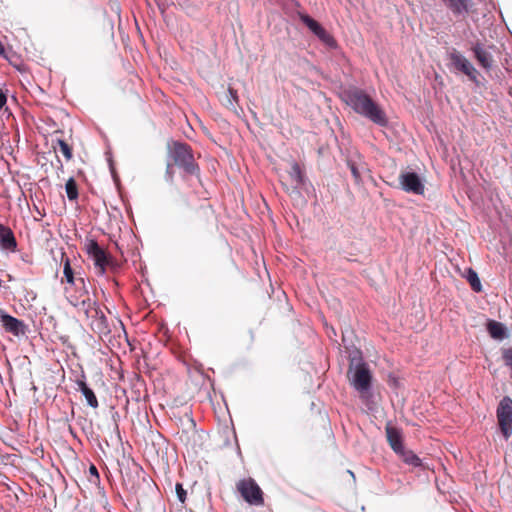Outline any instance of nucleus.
Wrapping results in <instances>:
<instances>
[{"instance_id":"nucleus-12","label":"nucleus","mask_w":512,"mask_h":512,"mask_svg":"<svg viewBox=\"0 0 512 512\" xmlns=\"http://www.w3.org/2000/svg\"><path fill=\"white\" fill-rule=\"evenodd\" d=\"M64 291L66 298L71 305L76 304L75 300L81 301L91 295L83 277H79V283L77 286L65 287Z\"/></svg>"},{"instance_id":"nucleus-33","label":"nucleus","mask_w":512,"mask_h":512,"mask_svg":"<svg viewBox=\"0 0 512 512\" xmlns=\"http://www.w3.org/2000/svg\"><path fill=\"white\" fill-rule=\"evenodd\" d=\"M0 56L6 57V55H5V47H4V45L2 44L1 41H0Z\"/></svg>"},{"instance_id":"nucleus-15","label":"nucleus","mask_w":512,"mask_h":512,"mask_svg":"<svg viewBox=\"0 0 512 512\" xmlns=\"http://www.w3.org/2000/svg\"><path fill=\"white\" fill-rule=\"evenodd\" d=\"M386 437L389 445L393 449V451L397 454L399 451H402L404 448L402 434L399 429L396 427L387 425L385 428Z\"/></svg>"},{"instance_id":"nucleus-19","label":"nucleus","mask_w":512,"mask_h":512,"mask_svg":"<svg viewBox=\"0 0 512 512\" xmlns=\"http://www.w3.org/2000/svg\"><path fill=\"white\" fill-rule=\"evenodd\" d=\"M62 262H63V274L64 278L61 280V282L65 281L71 286H77L79 283V277H76V273L71 267L70 259L65 255V253L62 254Z\"/></svg>"},{"instance_id":"nucleus-28","label":"nucleus","mask_w":512,"mask_h":512,"mask_svg":"<svg viewBox=\"0 0 512 512\" xmlns=\"http://www.w3.org/2000/svg\"><path fill=\"white\" fill-rule=\"evenodd\" d=\"M176 494L181 503H184L186 500V490L183 488L181 483H177L175 486Z\"/></svg>"},{"instance_id":"nucleus-9","label":"nucleus","mask_w":512,"mask_h":512,"mask_svg":"<svg viewBox=\"0 0 512 512\" xmlns=\"http://www.w3.org/2000/svg\"><path fill=\"white\" fill-rule=\"evenodd\" d=\"M399 184L400 188L407 193L423 195L425 192V186L420 176L415 172H401L399 175Z\"/></svg>"},{"instance_id":"nucleus-31","label":"nucleus","mask_w":512,"mask_h":512,"mask_svg":"<svg viewBox=\"0 0 512 512\" xmlns=\"http://www.w3.org/2000/svg\"><path fill=\"white\" fill-rule=\"evenodd\" d=\"M6 102H7V97L3 93V91L0 89V109H2L5 106Z\"/></svg>"},{"instance_id":"nucleus-21","label":"nucleus","mask_w":512,"mask_h":512,"mask_svg":"<svg viewBox=\"0 0 512 512\" xmlns=\"http://www.w3.org/2000/svg\"><path fill=\"white\" fill-rule=\"evenodd\" d=\"M487 330L490 336L497 340H501L506 336V328L504 325L495 320H489L487 323Z\"/></svg>"},{"instance_id":"nucleus-17","label":"nucleus","mask_w":512,"mask_h":512,"mask_svg":"<svg viewBox=\"0 0 512 512\" xmlns=\"http://www.w3.org/2000/svg\"><path fill=\"white\" fill-rule=\"evenodd\" d=\"M76 384L78 386V389L84 395V397L87 401V404L92 408H97L99 406L97 397H96L95 393L93 392V390L88 387V385L85 381V376L82 375V379H77Z\"/></svg>"},{"instance_id":"nucleus-27","label":"nucleus","mask_w":512,"mask_h":512,"mask_svg":"<svg viewBox=\"0 0 512 512\" xmlns=\"http://www.w3.org/2000/svg\"><path fill=\"white\" fill-rule=\"evenodd\" d=\"M347 165L351 171V174L355 180V183L356 184H361L362 183V178H361V174H360V171H359V168L358 166L356 165L355 162L351 161V160H348L347 161Z\"/></svg>"},{"instance_id":"nucleus-8","label":"nucleus","mask_w":512,"mask_h":512,"mask_svg":"<svg viewBox=\"0 0 512 512\" xmlns=\"http://www.w3.org/2000/svg\"><path fill=\"white\" fill-rule=\"evenodd\" d=\"M299 18L326 46L331 48L336 47L337 43L334 37L329 32H327L326 29L323 28L321 24L318 23L315 19L303 13L299 14Z\"/></svg>"},{"instance_id":"nucleus-32","label":"nucleus","mask_w":512,"mask_h":512,"mask_svg":"<svg viewBox=\"0 0 512 512\" xmlns=\"http://www.w3.org/2000/svg\"><path fill=\"white\" fill-rule=\"evenodd\" d=\"M0 56L6 57V55H5V47H4V45L2 44L1 41H0Z\"/></svg>"},{"instance_id":"nucleus-16","label":"nucleus","mask_w":512,"mask_h":512,"mask_svg":"<svg viewBox=\"0 0 512 512\" xmlns=\"http://www.w3.org/2000/svg\"><path fill=\"white\" fill-rule=\"evenodd\" d=\"M220 101L224 107L230 111L235 112L239 106L238 92L232 87H228L227 90L221 95Z\"/></svg>"},{"instance_id":"nucleus-34","label":"nucleus","mask_w":512,"mask_h":512,"mask_svg":"<svg viewBox=\"0 0 512 512\" xmlns=\"http://www.w3.org/2000/svg\"><path fill=\"white\" fill-rule=\"evenodd\" d=\"M8 279H9V281H11L13 278L11 275H8Z\"/></svg>"},{"instance_id":"nucleus-23","label":"nucleus","mask_w":512,"mask_h":512,"mask_svg":"<svg viewBox=\"0 0 512 512\" xmlns=\"http://www.w3.org/2000/svg\"><path fill=\"white\" fill-rule=\"evenodd\" d=\"M464 277L469 282L473 291H475V292L482 291V285H481L480 279H479L476 271H474L472 268H469L466 270Z\"/></svg>"},{"instance_id":"nucleus-22","label":"nucleus","mask_w":512,"mask_h":512,"mask_svg":"<svg viewBox=\"0 0 512 512\" xmlns=\"http://www.w3.org/2000/svg\"><path fill=\"white\" fill-rule=\"evenodd\" d=\"M403 462H405L408 465L419 467L422 464L421 459L411 450H406L405 447L402 449V451H399L397 453Z\"/></svg>"},{"instance_id":"nucleus-14","label":"nucleus","mask_w":512,"mask_h":512,"mask_svg":"<svg viewBox=\"0 0 512 512\" xmlns=\"http://www.w3.org/2000/svg\"><path fill=\"white\" fill-rule=\"evenodd\" d=\"M475 59L485 70H490L493 66V57L480 43H476L471 48Z\"/></svg>"},{"instance_id":"nucleus-30","label":"nucleus","mask_w":512,"mask_h":512,"mask_svg":"<svg viewBox=\"0 0 512 512\" xmlns=\"http://www.w3.org/2000/svg\"><path fill=\"white\" fill-rule=\"evenodd\" d=\"M173 165L174 164H172V162H168L167 166H166V176H167L168 180H170V181L173 180V175H174V172H173V169H172Z\"/></svg>"},{"instance_id":"nucleus-18","label":"nucleus","mask_w":512,"mask_h":512,"mask_svg":"<svg viewBox=\"0 0 512 512\" xmlns=\"http://www.w3.org/2000/svg\"><path fill=\"white\" fill-rule=\"evenodd\" d=\"M454 15L468 13L471 0H441Z\"/></svg>"},{"instance_id":"nucleus-24","label":"nucleus","mask_w":512,"mask_h":512,"mask_svg":"<svg viewBox=\"0 0 512 512\" xmlns=\"http://www.w3.org/2000/svg\"><path fill=\"white\" fill-rule=\"evenodd\" d=\"M289 176L296 186H299L304 182L303 171L297 162L292 163L291 169L289 171Z\"/></svg>"},{"instance_id":"nucleus-7","label":"nucleus","mask_w":512,"mask_h":512,"mask_svg":"<svg viewBox=\"0 0 512 512\" xmlns=\"http://www.w3.org/2000/svg\"><path fill=\"white\" fill-rule=\"evenodd\" d=\"M86 250L88 255L92 258L95 267L98 269L100 274H104L106 268L111 265L112 258L106 253V251L100 247L97 241L89 240L86 244Z\"/></svg>"},{"instance_id":"nucleus-11","label":"nucleus","mask_w":512,"mask_h":512,"mask_svg":"<svg viewBox=\"0 0 512 512\" xmlns=\"http://www.w3.org/2000/svg\"><path fill=\"white\" fill-rule=\"evenodd\" d=\"M0 321L4 330L14 336L18 337L26 333V324L22 320L7 314L3 309H0Z\"/></svg>"},{"instance_id":"nucleus-29","label":"nucleus","mask_w":512,"mask_h":512,"mask_svg":"<svg viewBox=\"0 0 512 512\" xmlns=\"http://www.w3.org/2000/svg\"><path fill=\"white\" fill-rule=\"evenodd\" d=\"M89 481L91 483H97L99 481V473L95 465L89 467Z\"/></svg>"},{"instance_id":"nucleus-4","label":"nucleus","mask_w":512,"mask_h":512,"mask_svg":"<svg viewBox=\"0 0 512 512\" xmlns=\"http://www.w3.org/2000/svg\"><path fill=\"white\" fill-rule=\"evenodd\" d=\"M236 488L247 503L256 506L264 504L263 492L254 479H241L237 482Z\"/></svg>"},{"instance_id":"nucleus-35","label":"nucleus","mask_w":512,"mask_h":512,"mask_svg":"<svg viewBox=\"0 0 512 512\" xmlns=\"http://www.w3.org/2000/svg\"><path fill=\"white\" fill-rule=\"evenodd\" d=\"M2 287V280L0 279V288Z\"/></svg>"},{"instance_id":"nucleus-1","label":"nucleus","mask_w":512,"mask_h":512,"mask_svg":"<svg viewBox=\"0 0 512 512\" xmlns=\"http://www.w3.org/2000/svg\"><path fill=\"white\" fill-rule=\"evenodd\" d=\"M345 102L355 113L365 117L374 124L385 127L388 118L385 111L364 91L358 88L345 93Z\"/></svg>"},{"instance_id":"nucleus-10","label":"nucleus","mask_w":512,"mask_h":512,"mask_svg":"<svg viewBox=\"0 0 512 512\" xmlns=\"http://www.w3.org/2000/svg\"><path fill=\"white\" fill-rule=\"evenodd\" d=\"M89 321L90 328L99 335H107L110 333L108 320L100 309L99 305L94 308L89 314L85 315Z\"/></svg>"},{"instance_id":"nucleus-6","label":"nucleus","mask_w":512,"mask_h":512,"mask_svg":"<svg viewBox=\"0 0 512 512\" xmlns=\"http://www.w3.org/2000/svg\"><path fill=\"white\" fill-rule=\"evenodd\" d=\"M448 59L457 71L465 74L471 81L478 83V71L462 53L453 48L448 53Z\"/></svg>"},{"instance_id":"nucleus-5","label":"nucleus","mask_w":512,"mask_h":512,"mask_svg":"<svg viewBox=\"0 0 512 512\" xmlns=\"http://www.w3.org/2000/svg\"><path fill=\"white\" fill-rule=\"evenodd\" d=\"M496 415L500 431L507 440L512 435V399L509 396L499 402Z\"/></svg>"},{"instance_id":"nucleus-25","label":"nucleus","mask_w":512,"mask_h":512,"mask_svg":"<svg viewBox=\"0 0 512 512\" xmlns=\"http://www.w3.org/2000/svg\"><path fill=\"white\" fill-rule=\"evenodd\" d=\"M53 148H54V150H56L58 148L67 161H70L72 159L73 149L63 139H57L56 145H53Z\"/></svg>"},{"instance_id":"nucleus-3","label":"nucleus","mask_w":512,"mask_h":512,"mask_svg":"<svg viewBox=\"0 0 512 512\" xmlns=\"http://www.w3.org/2000/svg\"><path fill=\"white\" fill-rule=\"evenodd\" d=\"M168 156L172 164L183 169L185 173L190 175L199 173V166L195 162L192 148L187 143L174 141L169 144Z\"/></svg>"},{"instance_id":"nucleus-13","label":"nucleus","mask_w":512,"mask_h":512,"mask_svg":"<svg viewBox=\"0 0 512 512\" xmlns=\"http://www.w3.org/2000/svg\"><path fill=\"white\" fill-rule=\"evenodd\" d=\"M0 248L10 253L17 251V241L13 231L3 224H0Z\"/></svg>"},{"instance_id":"nucleus-2","label":"nucleus","mask_w":512,"mask_h":512,"mask_svg":"<svg viewBox=\"0 0 512 512\" xmlns=\"http://www.w3.org/2000/svg\"><path fill=\"white\" fill-rule=\"evenodd\" d=\"M347 378L350 385L358 392L362 402L369 407L372 398V373L361 357L357 361L355 357L350 360Z\"/></svg>"},{"instance_id":"nucleus-20","label":"nucleus","mask_w":512,"mask_h":512,"mask_svg":"<svg viewBox=\"0 0 512 512\" xmlns=\"http://www.w3.org/2000/svg\"><path fill=\"white\" fill-rule=\"evenodd\" d=\"M76 301V304L73 306L79 311L83 312L84 315L89 314L90 311H92L94 308H96L98 304V300L95 295H90L86 297L84 300Z\"/></svg>"},{"instance_id":"nucleus-26","label":"nucleus","mask_w":512,"mask_h":512,"mask_svg":"<svg viewBox=\"0 0 512 512\" xmlns=\"http://www.w3.org/2000/svg\"><path fill=\"white\" fill-rule=\"evenodd\" d=\"M67 197L70 201L78 199V186L74 178H69L65 185Z\"/></svg>"}]
</instances>
